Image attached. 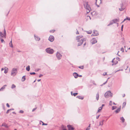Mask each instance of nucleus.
Wrapping results in <instances>:
<instances>
[{"mask_svg":"<svg viewBox=\"0 0 130 130\" xmlns=\"http://www.w3.org/2000/svg\"><path fill=\"white\" fill-rule=\"evenodd\" d=\"M83 36H82L80 35L77 36L76 38V40H77L78 42H79L78 43V46H79L82 45L83 44L84 41H85L86 40L85 38H82L79 41L80 39L81 38L83 37Z\"/></svg>","mask_w":130,"mask_h":130,"instance_id":"f257e3e1","label":"nucleus"},{"mask_svg":"<svg viewBox=\"0 0 130 130\" xmlns=\"http://www.w3.org/2000/svg\"><path fill=\"white\" fill-rule=\"evenodd\" d=\"M88 3V2H86L84 4L85 8L87 10V13H89L91 10V9Z\"/></svg>","mask_w":130,"mask_h":130,"instance_id":"f03ea898","label":"nucleus"},{"mask_svg":"<svg viewBox=\"0 0 130 130\" xmlns=\"http://www.w3.org/2000/svg\"><path fill=\"white\" fill-rule=\"evenodd\" d=\"M17 73V69L15 68L12 69L11 73V75L13 76H15Z\"/></svg>","mask_w":130,"mask_h":130,"instance_id":"7ed1b4c3","label":"nucleus"},{"mask_svg":"<svg viewBox=\"0 0 130 130\" xmlns=\"http://www.w3.org/2000/svg\"><path fill=\"white\" fill-rule=\"evenodd\" d=\"M45 51L47 53L51 54H53L54 52V51L53 49L51 48H46V49Z\"/></svg>","mask_w":130,"mask_h":130,"instance_id":"20e7f679","label":"nucleus"},{"mask_svg":"<svg viewBox=\"0 0 130 130\" xmlns=\"http://www.w3.org/2000/svg\"><path fill=\"white\" fill-rule=\"evenodd\" d=\"M105 97L106 98H108L109 96H112V94L110 91L107 92L104 94Z\"/></svg>","mask_w":130,"mask_h":130,"instance_id":"39448f33","label":"nucleus"},{"mask_svg":"<svg viewBox=\"0 0 130 130\" xmlns=\"http://www.w3.org/2000/svg\"><path fill=\"white\" fill-rule=\"evenodd\" d=\"M56 56L57 59L60 60L61 58L62 55L58 52H57L56 53Z\"/></svg>","mask_w":130,"mask_h":130,"instance_id":"423d86ee","label":"nucleus"},{"mask_svg":"<svg viewBox=\"0 0 130 130\" xmlns=\"http://www.w3.org/2000/svg\"><path fill=\"white\" fill-rule=\"evenodd\" d=\"M101 0H96V2L95 3L96 5L98 7H99V5L101 3Z\"/></svg>","mask_w":130,"mask_h":130,"instance_id":"0eeeda50","label":"nucleus"},{"mask_svg":"<svg viewBox=\"0 0 130 130\" xmlns=\"http://www.w3.org/2000/svg\"><path fill=\"white\" fill-rule=\"evenodd\" d=\"M121 8H119V9L120 11H122L125 9V7L123 6V3L120 4Z\"/></svg>","mask_w":130,"mask_h":130,"instance_id":"6e6552de","label":"nucleus"},{"mask_svg":"<svg viewBox=\"0 0 130 130\" xmlns=\"http://www.w3.org/2000/svg\"><path fill=\"white\" fill-rule=\"evenodd\" d=\"M115 58H114L112 60L111 62L113 63L112 64V66L115 65L118 63V61L117 60H115Z\"/></svg>","mask_w":130,"mask_h":130,"instance_id":"1a4fd4ad","label":"nucleus"},{"mask_svg":"<svg viewBox=\"0 0 130 130\" xmlns=\"http://www.w3.org/2000/svg\"><path fill=\"white\" fill-rule=\"evenodd\" d=\"M91 42L92 44H93L96 43L97 42V41L96 39L93 38L91 40Z\"/></svg>","mask_w":130,"mask_h":130,"instance_id":"9d476101","label":"nucleus"},{"mask_svg":"<svg viewBox=\"0 0 130 130\" xmlns=\"http://www.w3.org/2000/svg\"><path fill=\"white\" fill-rule=\"evenodd\" d=\"M54 40V37L53 36H50L48 40L51 42H53Z\"/></svg>","mask_w":130,"mask_h":130,"instance_id":"9b49d317","label":"nucleus"},{"mask_svg":"<svg viewBox=\"0 0 130 130\" xmlns=\"http://www.w3.org/2000/svg\"><path fill=\"white\" fill-rule=\"evenodd\" d=\"M92 35L94 36H97L99 35V33L97 31L94 30L93 32Z\"/></svg>","mask_w":130,"mask_h":130,"instance_id":"f8f14e48","label":"nucleus"},{"mask_svg":"<svg viewBox=\"0 0 130 130\" xmlns=\"http://www.w3.org/2000/svg\"><path fill=\"white\" fill-rule=\"evenodd\" d=\"M35 40L37 41H39L40 40V38L38 36H36L35 35L34 36Z\"/></svg>","mask_w":130,"mask_h":130,"instance_id":"ddd939ff","label":"nucleus"},{"mask_svg":"<svg viewBox=\"0 0 130 130\" xmlns=\"http://www.w3.org/2000/svg\"><path fill=\"white\" fill-rule=\"evenodd\" d=\"M67 127L68 128L69 130H73L74 129V128L72 127L70 125H67Z\"/></svg>","mask_w":130,"mask_h":130,"instance_id":"4468645a","label":"nucleus"},{"mask_svg":"<svg viewBox=\"0 0 130 130\" xmlns=\"http://www.w3.org/2000/svg\"><path fill=\"white\" fill-rule=\"evenodd\" d=\"M73 75L75 78H77L78 76V75L76 73H74Z\"/></svg>","mask_w":130,"mask_h":130,"instance_id":"2eb2a0df","label":"nucleus"},{"mask_svg":"<svg viewBox=\"0 0 130 130\" xmlns=\"http://www.w3.org/2000/svg\"><path fill=\"white\" fill-rule=\"evenodd\" d=\"M119 19H115L113 20V21L114 23H115L116 22H119Z\"/></svg>","mask_w":130,"mask_h":130,"instance_id":"dca6fc26","label":"nucleus"},{"mask_svg":"<svg viewBox=\"0 0 130 130\" xmlns=\"http://www.w3.org/2000/svg\"><path fill=\"white\" fill-rule=\"evenodd\" d=\"M126 20H128L130 21V18L126 17V18L122 22V23H123L124 21Z\"/></svg>","mask_w":130,"mask_h":130,"instance_id":"f3484780","label":"nucleus"},{"mask_svg":"<svg viewBox=\"0 0 130 130\" xmlns=\"http://www.w3.org/2000/svg\"><path fill=\"white\" fill-rule=\"evenodd\" d=\"M4 69H5V71H4V73L5 74H6L8 72V68H7L6 67H5Z\"/></svg>","mask_w":130,"mask_h":130,"instance_id":"a211bd4d","label":"nucleus"},{"mask_svg":"<svg viewBox=\"0 0 130 130\" xmlns=\"http://www.w3.org/2000/svg\"><path fill=\"white\" fill-rule=\"evenodd\" d=\"M104 121V120H102V121H100L99 122V126L101 125L102 126L103 124V122Z\"/></svg>","mask_w":130,"mask_h":130,"instance_id":"6ab92c4d","label":"nucleus"},{"mask_svg":"<svg viewBox=\"0 0 130 130\" xmlns=\"http://www.w3.org/2000/svg\"><path fill=\"white\" fill-rule=\"evenodd\" d=\"M2 126H4L6 128L8 127V126L7 124L5 123H3L2 124Z\"/></svg>","mask_w":130,"mask_h":130,"instance_id":"aec40b11","label":"nucleus"},{"mask_svg":"<svg viewBox=\"0 0 130 130\" xmlns=\"http://www.w3.org/2000/svg\"><path fill=\"white\" fill-rule=\"evenodd\" d=\"M7 86V85H5L3 86L0 89V91H2L5 88V87Z\"/></svg>","mask_w":130,"mask_h":130,"instance_id":"412c9836","label":"nucleus"},{"mask_svg":"<svg viewBox=\"0 0 130 130\" xmlns=\"http://www.w3.org/2000/svg\"><path fill=\"white\" fill-rule=\"evenodd\" d=\"M76 98L80 99L83 100L84 99V97L83 96H76Z\"/></svg>","mask_w":130,"mask_h":130,"instance_id":"4be33fe9","label":"nucleus"},{"mask_svg":"<svg viewBox=\"0 0 130 130\" xmlns=\"http://www.w3.org/2000/svg\"><path fill=\"white\" fill-rule=\"evenodd\" d=\"M99 93L98 92L97 94H96V99L98 100H99Z\"/></svg>","mask_w":130,"mask_h":130,"instance_id":"5701e85b","label":"nucleus"},{"mask_svg":"<svg viewBox=\"0 0 130 130\" xmlns=\"http://www.w3.org/2000/svg\"><path fill=\"white\" fill-rule=\"evenodd\" d=\"M0 36L2 37H5L6 35H5L4 33L3 34L2 32H0Z\"/></svg>","mask_w":130,"mask_h":130,"instance_id":"b1692460","label":"nucleus"},{"mask_svg":"<svg viewBox=\"0 0 130 130\" xmlns=\"http://www.w3.org/2000/svg\"><path fill=\"white\" fill-rule=\"evenodd\" d=\"M25 79V76H23L22 78V82L24 81Z\"/></svg>","mask_w":130,"mask_h":130,"instance_id":"393cba45","label":"nucleus"},{"mask_svg":"<svg viewBox=\"0 0 130 130\" xmlns=\"http://www.w3.org/2000/svg\"><path fill=\"white\" fill-rule=\"evenodd\" d=\"M120 108H119L117 109L115 111L116 113H118L120 111Z\"/></svg>","mask_w":130,"mask_h":130,"instance_id":"a878e982","label":"nucleus"},{"mask_svg":"<svg viewBox=\"0 0 130 130\" xmlns=\"http://www.w3.org/2000/svg\"><path fill=\"white\" fill-rule=\"evenodd\" d=\"M26 69L27 71H29L30 69V66H28L26 68Z\"/></svg>","mask_w":130,"mask_h":130,"instance_id":"bb28decb","label":"nucleus"},{"mask_svg":"<svg viewBox=\"0 0 130 130\" xmlns=\"http://www.w3.org/2000/svg\"><path fill=\"white\" fill-rule=\"evenodd\" d=\"M113 23H114V22H113V20L111 21L110 22V23H109V24H108L107 26H110V25H112V24H113Z\"/></svg>","mask_w":130,"mask_h":130,"instance_id":"cd10ccee","label":"nucleus"},{"mask_svg":"<svg viewBox=\"0 0 130 130\" xmlns=\"http://www.w3.org/2000/svg\"><path fill=\"white\" fill-rule=\"evenodd\" d=\"M120 120L122 121V122H124L125 119L123 117H121L120 118Z\"/></svg>","mask_w":130,"mask_h":130,"instance_id":"c85d7f7f","label":"nucleus"},{"mask_svg":"<svg viewBox=\"0 0 130 130\" xmlns=\"http://www.w3.org/2000/svg\"><path fill=\"white\" fill-rule=\"evenodd\" d=\"M9 46L10 47H12V41L11 40V41L10 42V43L9 44Z\"/></svg>","mask_w":130,"mask_h":130,"instance_id":"c756f323","label":"nucleus"},{"mask_svg":"<svg viewBox=\"0 0 130 130\" xmlns=\"http://www.w3.org/2000/svg\"><path fill=\"white\" fill-rule=\"evenodd\" d=\"M90 125H91L90 124H89V126H88V127L86 129V130H89L90 129Z\"/></svg>","mask_w":130,"mask_h":130,"instance_id":"7c9ffc66","label":"nucleus"},{"mask_svg":"<svg viewBox=\"0 0 130 130\" xmlns=\"http://www.w3.org/2000/svg\"><path fill=\"white\" fill-rule=\"evenodd\" d=\"M14 110L13 109H8L7 110V111L6 112V113H8L9 112V110Z\"/></svg>","mask_w":130,"mask_h":130,"instance_id":"2f4dec72","label":"nucleus"},{"mask_svg":"<svg viewBox=\"0 0 130 130\" xmlns=\"http://www.w3.org/2000/svg\"><path fill=\"white\" fill-rule=\"evenodd\" d=\"M102 109V107H100L99 108L98 112H99Z\"/></svg>","mask_w":130,"mask_h":130,"instance_id":"473e14b6","label":"nucleus"},{"mask_svg":"<svg viewBox=\"0 0 130 130\" xmlns=\"http://www.w3.org/2000/svg\"><path fill=\"white\" fill-rule=\"evenodd\" d=\"M86 32H87V33L89 34H91L92 33V31L91 30L89 31H87Z\"/></svg>","mask_w":130,"mask_h":130,"instance_id":"72a5a7b5","label":"nucleus"},{"mask_svg":"<svg viewBox=\"0 0 130 130\" xmlns=\"http://www.w3.org/2000/svg\"><path fill=\"white\" fill-rule=\"evenodd\" d=\"M15 86L14 84H13L12 85L11 88L13 89L14 88H15Z\"/></svg>","mask_w":130,"mask_h":130,"instance_id":"f704fd0d","label":"nucleus"},{"mask_svg":"<svg viewBox=\"0 0 130 130\" xmlns=\"http://www.w3.org/2000/svg\"><path fill=\"white\" fill-rule=\"evenodd\" d=\"M117 108L116 106H113L112 107V110H113Z\"/></svg>","mask_w":130,"mask_h":130,"instance_id":"c9c22d12","label":"nucleus"},{"mask_svg":"<svg viewBox=\"0 0 130 130\" xmlns=\"http://www.w3.org/2000/svg\"><path fill=\"white\" fill-rule=\"evenodd\" d=\"M126 102H124L123 104V107H124L126 105Z\"/></svg>","mask_w":130,"mask_h":130,"instance_id":"e433bc0d","label":"nucleus"},{"mask_svg":"<svg viewBox=\"0 0 130 130\" xmlns=\"http://www.w3.org/2000/svg\"><path fill=\"white\" fill-rule=\"evenodd\" d=\"M0 39H1V42L2 43L4 42V40L3 39H2V38H1L0 37Z\"/></svg>","mask_w":130,"mask_h":130,"instance_id":"4c0bfd02","label":"nucleus"},{"mask_svg":"<svg viewBox=\"0 0 130 130\" xmlns=\"http://www.w3.org/2000/svg\"><path fill=\"white\" fill-rule=\"evenodd\" d=\"M73 95L74 96H75L76 95H77V94H78V93H73Z\"/></svg>","mask_w":130,"mask_h":130,"instance_id":"58836bf2","label":"nucleus"},{"mask_svg":"<svg viewBox=\"0 0 130 130\" xmlns=\"http://www.w3.org/2000/svg\"><path fill=\"white\" fill-rule=\"evenodd\" d=\"M4 35H6V31L5 29H4Z\"/></svg>","mask_w":130,"mask_h":130,"instance_id":"ea45409f","label":"nucleus"},{"mask_svg":"<svg viewBox=\"0 0 130 130\" xmlns=\"http://www.w3.org/2000/svg\"><path fill=\"white\" fill-rule=\"evenodd\" d=\"M41 122L42 123V125H47V124L44 123L43 122H42V121H41Z\"/></svg>","mask_w":130,"mask_h":130,"instance_id":"a19ab883","label":"nucleus"},{"mask_svg":"<svg viewBox=\"0 0 130 130\" xmlns=\"http://www.w3.org/2000/svg\"><path fill=\"white\" fill-rule=\"evenodd\" d=\"M112 104V102L111 101H110V103H109V105H110L111 106Z\"/></svg>","mask_w":130,"mask_h":130,"instance_id":"79ce46f5","label":"nucleus"},{"mask_svg":"<svg viewBox=\"0 0 130 130\" xmlns=\"http://www.w3.org/2000/svg\"><path fill=\"white\" fill-rule=\"evenodd\" d=\"M54 31H55V30H51L50 31V32H54Z\"/></svg>","mask_w":130,"mask_h":130,"instance_id":"37998d69","label":"nucleus"},{"mask_svg":"<svg viewBox=\"0 0 130 130\" xmlns=\"http://www.w3.org/2000/svg\"><path fill=\"white\" fill-rule=\"evenodd\" d=\"M35 74L36 73L35 72H31L30 73V74L31 75Z\"/></svg>","mask_w":130,"mask_h":130,"instance_id":"c03bdc74","label":"nucleus"},{"mask_svg":"<svg viewBox=\"0 0 130 130\" xmlns=\"http://www.w3.org/2000/svg\"><path fill=\"white\" fill-rule=\"evenodd\" d=\"M20 113H23L24 112V111H23L22 110H20V112H19Z\"/></svg>","mask_w":130,"mask_h":130,"instance_id":"a18cd8bd","label":"nucleus"},{"mask_svg":"<svg viewBox=\"0 0 130 130\" xmlns=\"http://www.w3.org/2000/svg\"><path fill=\"white\" fill-rule=\"evenodd\" d=\"M79 68H81V69H83V68H84V67H83V66H79Z\"/></svg>","mask_w":130,"mask_h":130,"instance_id":"49530a36","label":"nucleus"},{"mask_svg":"<svg viewBox=\"0 0 130 130\" xmlns=\"http://www.w3.org/2000/svg\"><path fill=\"white\" fill-rule=\"evenodd\" d=\"M106 74H107V73L106 72H105V73H103V75L104 76H105V75H107Z\"/></svg>","mask_w":130,"mask_h":130,"instance_id":"de8ad7c7","label":"nucleus"},{"mask_svg":"<svg viewBox=\"0 0 130 130\" xmlns=\"http://www.w3.org/2000/svg\"><path fill=\"white\" fill-rule=\"evenodd\" d=\"M123 25H122V26H121V31H123Z\"/></svg>","mask_w":130,"mask_h":130,"instance_id":"09e8293b","label":"nucleus"},{"mask_svg":"<svg viewBox=\"0 0 130 130\" xmlns=\"http://www.w3.org/2000/svg\"><path fill=\"white\" fill-rule=\"evenodd\" d=\"M6 106L8 107H10L9 105V104L8 103H7L6 104Z\"/></svg>","mask_w":130,"mask_h":130,"instance_id":"8fccbe9b","label":"nucleus"},{"mask_svg":"<svg viewBox=\"0 0 130 130\" xmlns=\"http://www.w3.org/2000/svg\"><path fill=\"white\" fill-rule=\"evenodd\" d=\"M36 109V108H34L32 110V111H34Z\"/></svg>","mask_w":130,"mask_h":130,"instance_id":"3c124183","label":"nucleus"},{"mask_svg":"<svg viewBox=\"0 0 130 130\" xmlns=\"http://www.w3.org/2000/svg\"><path fill=\"white\" fill-rule=\"evenodd\" d=\"M43 76V75L42 74H40L39 76V77H41V76Z\"/></svg>","mask_w":130,"mask_h":130,"instance_id":"603ef678","label":"nucleus"},{"mask_svg":"<svg viewBox=\"0 0 130 130\" xmlns=\"http://www.w3.org/2000/svg\"><path fill=\"white\" fill-rule=\"evenodd\" d=\"M107 80H107V81L105 82L104 83H103V85L107 83Z\"/></svg>","mask_w":130,"mask_h":130,"instance_id":"864d4df0","label":"nucleus"},{"mask_svg":"<svg viewBox=\"0 0 130 130\" xmlns=\"http://www.w3.org/2000/svg\"><path fill=\"white\" fill-rule=\"evenodd\" d=\"M99 116H100V115H98V116H97L96 117V119H98L99 118Z\"/></svg>","mask_w":130,"mask_h":130,"instance_id":"5fc2aeb1","label":"nucleus"},{"mask_svg":"<svg viewBox=\"0 0 130 130\" xmlns=\"http://www.w3.org/2000/svg\"><path fill=\"white\" fill-rule=\"evenodd\" d=\"M76 34H79V32L78 31H77V32H76Z\"/></svg>","mask_w":130,"mask_h":130,"instance_id":"6e6d98bb","label":"nucleus"},{"mask_svg":"<svg viewBox=\"0 0 130 130\" xmlns=\"http://www.w3.org/2000/svg\"><path fill=\"white\" fill-rule=\"evenodd\" d=\"M121 51H123V48H122L121 49Z\"/></svg>","mask_w":130,"mask_h":130,"instance_id":"4d7b16f0","label":"nucleus"},{"mask_svg":"<svg viewBox=\"0 0 130 130\" xmlns=\"http://www.w3.org/2000/svg\"><path fill=\"white\" fill-rule=\"evenodd\" d=\"M116 59L117 60H119L120 59H119V57H117L116 58Z\"/></svg>","mask_w":130,"mask_h":130,"instance_id":"13d9d810","label":"nucleus"},{"mask_svg":"<svg viewBox=\"0 0 130 130\" xmlns=\"http://www.w3.org/2000/svg\"><path fill=\"white\" fill-rule=\"evenodd\" d=\"M5 69L3 68H2L1 69V71H2Z\"/></svg>","mask_w":130,"mask_h":130,"instance_id":"bf43d9fd","label":"nucleus"},{"mask_svg":"<svg viewBox=\"0 0 130 130\" xmlns=\"http://www.w3.org/2000/svg\"><path fill=\"white\" fill-rule=\"evenodd\" d=\"M125 94H124L123 95V97H124L125 96Z\"/></svg>","mask_w":130,"mask_h":130,"instance_id":"052dcab7","label":"nucleus"},{"mask_svg":"<svg viewBox=\"0 0 130 130\" xmlns=\"http://www.w3.org/2000/svg\"><path fill=\"white\" fill-rule=\"evenodd\" d=\"M104 106V104H102V106H101V107H102V108Z\"/></svg>","mask_w":130,"mask_h":130,"instance_id":"680f3d73","label":"nucleus"},{"mask_svg":"<svg viewBox=\"0 0 130 130\" xmlns=\"http://www.w3.org/2000/svg\"><path fill=\"white\" fill-rule=\"evenodd\" d=\"M41 80V79H38L37 80V81L39 82L40 81V80Z\"/></svg>","mask_w":130,"mask_h":130,"instance_id":"e2e57ef3","label":"nucleus"},{"mask_svg":"<svg viewBox=\"0 0 130 130\" xmlns=\"http://www.w3.org/2000/svg\"><path fill=\"white\" fill-rule=\"evenodd\" d=\"M113 104L115 105H116V104L114 102H113Z\"/></svg>","mask_w":130,"mask_h":130,"instance_id":"0e129e2a","label":"nucleus"},{"mask_svg":"<svg viewBox=\"0 0 130 130\" xmlns=\"http://www.w3.org/2000/svg\"><path fill=\"white\" fill-rule=\"evenodd\" d=\"M12 113H13V114H15V112H12Z\"/></svg>","mask_w":130,"mask_h":130,"instance_id":"69168bd1","label":"nucleus"},{"mask_svg":"<svg viewBox=\"0 0 130 130\" xmlns=\"http://www.w3.org/2000/svg\"><path fill=\"white\" fill-rule=\"evenodd\" d=\"M86 45V43H85L84 44V45Z\"/></svg>","mask_w":130,"mask_h":130,"instance_id":"338daca9","label":"nucleus"},{"mask_svg":"<svg viewBox=\"0 0 130 130\" xmlns=\"http://www.w3.org/2000/svg\"><path fill=\"white\" fill-rule=\"evenodd\" d=\"M41 121H40V124H41V122H41Z\"/></svg>","mask_w":130,"mask_h":130,"instance_id":"774afa93","label":"nucleus"}]
</instances>
